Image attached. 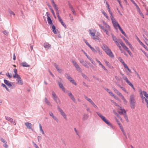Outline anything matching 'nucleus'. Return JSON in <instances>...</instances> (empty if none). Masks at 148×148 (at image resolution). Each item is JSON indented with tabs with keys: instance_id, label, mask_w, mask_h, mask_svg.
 Instances as JSON below:
<instances>
[{
	"instance_id": "25",
	"label": "nucleus",
	"mask_w": 148,
	"mask_h": 148,
	"mask_svg": "<svg viewBox=\"0 0 148 148\" xmlns=\"http://www.w3.org/2000/svg\"><path fill=\"white\" fill-rule=\"evenodd\" d=\"M120 97L123 100L124 104L126 105L127 103V101L125 98L124 96L122 95Z\"/></svg>"
},
{
	"instance_id": "64",
	"label": "nucleus",
	"mask_w": 148,
	"mask_h": 148,
	"mask_svg": "<svg viewBox=\"0 0 148 148\" xmlns=\"http://www.w3.org/2000/svg\"><path fill=\"white\" fill-rule=\"evenodd\" d=\"M1 141L2 142H3L4 143H7L6 141L3 138L1 139Z\"/></svg>"
},
{
	"instance_id": "57",
	"label": "nucleus",
	"mask_w": 148,
	"mask_h": 148,
	"mask_svg": "<svg viewBox=\"0 0 148 148\" xmlns=\"http://www.w3.org/2000/svg\"><path fill=\"white\" fill-rule=\"evenodd\" d=\"M112 101L113 102V103H114V105L118 107L119 109L120 108V107H120L119 105H118L116 103L114 102L113 101Z\"/></svg>"
},
{
	"instance_id": "52",
	"label": "nucleus",
	"mask_w": 148,
	"mask_h": 148,
	"mask_svg": "<svg viewBox=\"0 0 148 148\" xmlns=\"http://www.w3.org/2000/svg\"><path fill=\"white\" fill-rule=\"evenodd\" d=\"M1 86L5 88L8 91H9V89L5 84H1Z\"/></svg>"
},
{
	"instance_id": "13",
	"label": "nucleus",
	"mask_w": 148,
	"mask_h": 148,
	"mask_svg": "<svg viewBox=\"0 0 148 148\" xmlns=\"http://www.w3.org/2000/svg\"><path fill=\"white\" fill-rule=\"evenodd\" d=\"M85 97L86 100H87L95 108H98V107L95 104V103L91 99H90L86 96Z\"/></svg>"
},
{
	"instance_id": "48",
	"label": "nucleus",
	"mask_w": 148,
	"mask_h": 148,
	"mask_svg": "<svg viewBox=\"0 0 148 148\" xmlns=\"http://www.w3.org/2000/svg\"><path fill=\"white\" fill-rule=\"evenodd\" d=\"M99 65L101 66L102 67L104 70L105 71H107V69L101 63Z\"/></svg>"
},
{
	"instance_id": "8",
	"label": "nucleus",
	"mask_w": 148,
	"mask_h": 148,
	"mask_svg": "<svg viewBox=\"0 0 148 148\" xmlns=\"http://www.w3.org/2000/svg\"><path fill=\"white\" fill-rule=\"evenodd\" d=\"M14 78H16V84L19 85H22L23 84V82L20 75H17Z\"/></svg>"
},
{
	"instance_id": "51",
	"label": "nucleus",
	"mask_w": 148,
	"mask_h": 148,
	"mask_svg": "<svg viewBox=\"0 0 148 148\" xmlns=\"http://www.w3.org/2000/svg\"><path fill=\"white\" fill-rule=\"evenodd\" d=\"M74 130L76 134L79 137H80L79 135V132L77 131V130L75 128H74Z\"/></svg>"
},
{
	"instance_id": "28",
	"label": "nucleus",
	"mask_w": 148,
	"mask_h": 148,
	"mask_svg": "<svg viewBox=\"0 0 148 148\" xmlns=\"http://www.w3.org/2000/svg\"><path fill=\"white\" fill-rule=\"evenodd\" d=\"M114 92L119 97L122 95V94L120 93L118 90L115 88L113 89Z\"/></svg>"
},
{
	"instance_id": "36",
	"label": "nucleus",
	"mask_w": 148,
	"mask_h": 148,
	"mask_svg": "<svg viewBox=\"0 0 148 148\" xmlns=\"http://www.w3.org/2000/svg\"><path fill=\"white\" fill-rule=\"evenodd\" d=\"M49 114L51 116H52V118L54 119H55L56 121H57V120H58L56 118V116H54L53 114L51 112H50L49 113Z\"/></svg>"
},
{
	"instance_id": "53",
	"label": "nucleus",
	"mask_w": 148,
	"mask_h": 148,
	"mask_svg": "<svg viewBox=\"0 0 148 148\" xmlns=\"http://www.w3.org/2000/svg\"><path fill=\"white\" fill-rule=\"evenodd\" d=\"M6 75L10 78H11L12 77V75L10 74L9 73L6 74Z\"/></svg>"
},
{
	"instance_id": "43",
	"label": "nucleus",
	"mask_w": 148,
	"mask_h": 148,
	"mask_svg": "<svg viewBox=\"0 0 148 148\" xmlns=\"http://www.w3.org/2000/svg\"><path fill=\"white\" fill-rule=\"evenodd\" d=\"M88 116L87 114H85L83 116V120H86L88 118Z\"/></svg>"
},
{
	"instance_id": "29",
	"label": "nucleus",
	"mask_w": 148,
	"mask_h": 148,
	"mask_svg": "<svg viewBox=\"0 0 148 148\" xmlns=\"http://www.w3.org/2000/svg\"><path fill=\"white\" fill-rule=\"evenodd\" d=\"M58 20H59V21L60 22V23H61L62 25L64 27H66V26L65 23L63 22V21L62 20L60 16H58Z\"/></svg>"
},
{
	"instance_id": "11",
	"label": "nucleus",
	"mask_w": 148,
	"mask_h": 148,
	"mask_svg": "<svg viewBox=\"0 0 148 148\" xmlns=\"http://www.w3.org/2000/svg\"><path fill=\"white\" fill-rule=\"evenodd\" d=\"M89 32H90V36L92 37V38L94 40H97L99 39V38L98 36H99V35H98V36H95V32H92V31L91 30H89Z\"/></svg>"
},
{
	"instance_id": "45",
	"label": "nucleus",
	"mask_w": 148,
	"mask_h": 148,
	"mask_svg": "<svg viewBox=\"0 0 148 148\" xmlns=\"http://www.w3.org/2000/svg\"><path fill=\"white\" fill-rule=\"evenodd\" d=\"M130 1L136 6V8L138 7V5H137V4L135 3V1L133 0H130Z\"/></svg>"
},
{
	"instance_id": "62",
	"label": "nucleus",
	"mask_w": 148,
	"mask_h": 148,
	"mask_svg": "<svg viewBox=\"0 0 148 148\" xmlns=\"http://www.w3.org/2000/svg\"><path fill=\"white\" fill-rule=\"evenodd\" d=\"M135 74L137 75V76H138V77L139 78H140V77L139 76V74H138V73H137V72L136 71H135Z\"/></svg>"
},
{
	"instance_id": "35",
	"label": "nucleus",
	"mask_w": 148,
	"mask_h": 148,
	"mask_svg": "<svg viewBox=\"0 0 148 148\" xmlns=\"http://www.w3.org/2000/svg\"><path fill=\"white\" fill-rule=\"evenodd\" d=\"M51 46V45L47 43H45L44 44V47L46 49H49L50 47Z\"/></svg>"
},
{
	"instance_id": "2",
	"label": "nucleus",
	"mask_w": 148,
	"mask_h": 148,
	"mask_svg": "<svg viewBox=\"0 0 148 148\" xmlns=\"http://www.w3.org/2000/svg\"><path fill=\"white\" fill-rule=\"evenodd\" d=\"M130 106L132 109H134L135 108L136 101L135 99V95L132 94L131 95L130 97Z\"/></svg>"
},
{
	"instance_id": "32",
	"label": "nucleus",
	"mask_w": 148,
	"mask_h": 148,
	"mask_svg": "<svg viewBox=\"0 0 148 148\" xmlns=\"http://www.w3.org/2000/svg\"><path fill=\"white\" fill-rule=\"evenodd\" d=\"M136 9H137L138 12L139 13L140 15L143 17V18H144V16L141 11L139 7L137 8Z\"/></svg>"
},
{
	"instance_id": "19",
	"label": "nucleus",
	"mask_w": 148,
	"mask_h": 148,
	"mask_svg": "<svg viewBox=\"0 0 148 148\" xmlns=\"http://www.w3.org/2000/svg\"><path fill=\"white\" fill-rule=\"evenodd\" d=\"M60 81L61 82H62V80L61 79H60ZM58 84L60 88H61L63 91H64L65 90V89L64 88L62 84L61 83L59 82Z\"/></svg>"
},
{
	"instance_id": "39",
	"label": "nucleus",
	"mask_w": 148,
	"mask_h": 148,
	"mask_svg": "<svg viewBox=\"0 0 148 148\" xmlns=\"http://www.w3.org/2000/svg\"><path fill=\"white\" fill-rule=\"evenodd\" d=\"M111 35L112 39L115 42H116L118 41L117 39L116 38V37L113 34H112Z\"/></svg>"
},
{
	"instance_id": "60",
	"label": "nucleus",
	"mask_w": 148,
	"mask_h": 148,
	"mask_svg": "<svg viewBox=\"0 0 148 148\" xmlns=\"http://www.w3.org/2000/svg\"><path fill=\"white\" fill-rule=\"evenodd\" d=\"M123 39L125 40V43L127 44H128V43H129V41L127 40L125 38H123Z\"/></svg>"
},
{
	"instance_id": "54",
	"label": "nucleus",
	"mask_w": 148,
	"mask_h": 148,
	"mask_svg": "<svg viewBox=\"0 0 148 148\" xmlns=\"http://www.w3.org/2000/svg\"><path fill=\"white\" fill-rule=\"evenodd\" d=\"M104 62L108 66H109L110 65V63L108 62V61H107L106 60H104Z\"/></svg>"
},
{
	"instance_id": "24",
	"label": "nucleus",
	"mask_w": 148,
	"mask_h": 148,
	"mask_svg": "<svg viewBox=\"0 0 148 148\" xmlns=\"http://www.w3.org/2000/svg\"><path fill=\"white\" fill-rule=\"evenodd\" d=\"M51 4L54 8L56 11H57L58 10V8L56 4L55 3L54 1L53 0H51Z\"/></svg>"
},
{
	"instance_id": "33",
	"label": "nucleus",
	"mask_w": 148,
	"mask_h": 148,
	"mask_svg": "<svg viewBox=\"0 0 148 148\" xmlns=\"http://www.w3.org/2000/svg\"><path fill=\"white\" fill-rule=\"evenodd\" d=\"M102 48L105 51H106L109 49L107 45L105 44L103 45Z\"/></svg>"
},
{
	"instance_id": "49",
	"label": "nucleus",
	"mask_w": 148,
	"mask_h": 148,
	"mask_svg": "<svg viewBox=\"0 0 148 148\" xmlns=\"http://www.w3.org/2000/svg\"><path fill=\"white\" fill-rule=\"evenodd\" d=\"M119 43L123 48L124 47V46L125 47L126 46L125 44L122 41H119Z\"/></svg>"
},
{
	"instance_id": "37",
	"label": "nucleus",
	"mask_w": 148,
	"mask_h": 148,
	"mask_svg": "<svg viewBox=\"0 0 148 148\" xmlns=\"http://www.w3.org/2000/svg\"><path fill=\"white\" fill-rule=\"evenodd\" d=\"M45 102L48 105L50 106H52V105L50 103V102L47 100L46 98H45Z\"/></svg>"
},
{
	"instance_id": "34",
	"label": "nucleus",
	"mask_w": 148,
	"mask_h": 148,
	"mask_svg": "<svg viewBox=\"0 0 148 148\" xmlns=\"http://www.w3.org/2000/svg\"><path fill=\"white\" fill-rule=\"evenodd\" d=\"M102 14L104 15L105 17L108 20H109L110 19L109 16H108V14H106L104 11H102Z\"/></svg>"
},
{
	"instance_id": "6",
	"label": "nucleus",
	"mask_w": 148,
	"mask_h": 148,
	"mask_svg": "<svg viewBox=\"0 0 148 148\" xmlns=\"http://www.w3.org/2000/svg\"><path fill=\"white\" fill-rule=\"evenodd\" d=\"M110 18L113 25L115 28H116L117 27H119V26H120L114 18V15L110 16Z\"/></svg>"
},
{
	"instance_id": "15",
	"label": "nucleus",
	"mask_w": 148,
	"mask_h": 148,
	"mask_svg": "<svg viewBox=\"0 0 148 148\" xmlns=\"http://www.w3.org/2000/svg\"><path fill=\"white\" fill-rule=\"evenodd\" d=\"M52 95L54 101L57 104H58L60 102L58 98L54 92H52Z\"/></svg>"
},
{
	"instance_id": "20",
	"label": "nucleus",
	"mask_w": 148,
	"mask_h": 148,
	"mask_svg": "<svg viewBox=\"0 0 148 148\" xmlns=\"http://www.w3.org/2000/svg\"><path fill=\"white\" fill-rule=\"evenodd\" d=\"M68 94L69 96L71 98V99L73 100V101L75 103L76 102V100L72 94L71 92H69L68 93Z\"/></svg>"
},
{
	"instance_id": "41",
	"label": "nucleus",
	"mask_w": 148,
	"mask_h": 148,
	"mask_svg": "<svg viewBox=\"0 0 148 148\" xmlns=\"http://www.w3.org/2000/svg\"><path fill=\"white\" fill-rule=\"evenodd\" d=\"M119 29L121 31V33L124 36H126V34L123 31V29H122L121 27L120 26H119Z\"/></svg>"
},
{
	"instance_id": "44",
	"label": "nucleus",
	"mask_w": 148,
	"mask_h": 148,
	"mask_svg": "<svg viewBox=\"0 0 148 148\" xmlns=\"http://www.w3.org/2000/svg\"><path fill=\"white\" fill-rule=\"evenodd\" d=\"M70 8H71V10L73 14H75V10L73 8V7L71 5H70Z\"/></svg>"
},
{
	"instance_id": "4",
	"label": "nucleus",
	"mask_w": 148,
	"mask_h": 148,
	"mask_svg": "<svg viewBox=\"0 0 148 148\" xmlns=\"http://www.w3.org/2000/svg\"><path fill=\"white\" fill-rule=\"evenodd\" d=\"M140 96L142 99L143 100V102L144 99H148V94L145 91H141L140 93Z\"/></svg>"
},
{
	"instance_id": "16",
	"label": "nucleus",
	"mask_w": 148,
	"mask_h": 148,
	"mask_svg": "<svg viewBox=\"0 0 148 148\" xmlns=\"http://www.w3.org/2000/svg\"><path fill=\"white\" fill-rule=\"evenodd\" d=\"M105 52L110 57L112 58L114 57V56L111 50L110 49L106 50Z\"/></svg>"
},
{
	"instance_id": "23",
	"label": "nucleus",
	"mask_w": 148,
	"mask_h": 148,
	"mask_svg": "<svg viewBox=\"0 0 148 148\" xmlns=\"http://www.w3.org/2000/svg\"><path fill=\"white\" fill-rule=\"evenodd\" d=\"M80 62L86 68H89V67L88 66L86 63H85L84 61L83 60H80Z\"/></svg>"
},
{
	"instance_id": "61",
	"label": "nucleus",
	"mask_w": 148,
	"mask_h": 148,
	"mask_svg": "<svg viewBox=\"0 0 148 148\" xmlns=\"http://www.w3.org/2000/svg\"><path fill=\"white\" fill-rule=\"evenodd\" d=\"M127 51L128 53L130 55V56H132V53L131 52V51L129 50H128Z\"/></svg>"
},
{
	"instance_id": "10",
	"label": "nucleus",
	"mask_w": 148,
	"mask_h": 148,
	"mask_svg": "<svg viewBox=\"0 0 148 148\" xmlns=\"http://www.w3.org/2000/svg\"><path fill=\"white\" fill-rule=\"evenodd\" d=\"M119 60L122 63V64L123 65L125 68H126L128 71L130 73H131L132 71L131 70L128 68L127 65L125 64L123 60L121 58H119Z\"/></svg>"
},
{
	"instance_id": "42",
	"label": "nucleus",
	"mask_w": 148,
	"mask_h": 148,
	"mask_svg": "<svg viewBox=\"0 0 148 148\" xmlns=\"http://www.w3.org/2000/svg\"><path fill=\"white\" fill-rule=\"evenodd\" d=\"M119 86L120 88H121L126 93H127V94L128 93V92H127V91L125 89V88L124 87H122L120 85Z\"/></svg>"
},
{
	"instance_id": "14",
	"label": "nucleus",
	"mask_w": 148,
	"mask_h": 148,
	"mask_svg": "<svg viewBox=\"0 0 148 148\" xmlns=\"http://www.w3.org/2000/svg\"><path fill=\"white\" fill-rule=\"evenodd\" d=\"M115 119L117 122V124L119 125L121 130L123 134L125 136H126V134L125 132L124 131V129L123 128V127L122 126V125L120 123L119 121L116 118H115Z\"/></svg>"
},
{
	"instance_id": "58",
	"label": "nucleus",
	"mask_w": 148,
	"mask_h": 148,
	"mask_svg": "<svg viewBox=\"0 0 148 148\" xmlns=\"http://www.w3.org/2000/svg\"><path fill=\"white\" fill-rule=\"evenodd\" d=\"M110 95L112 96H114V94L111 91H110L108 93Z\"/></svg>"
},
{
	"instance_id": "30",
	"label": "nucleus",
	"mask_w": 148,
	"mask_h": 148,
	"mask_svg": "<svg viewBox=\"0 0 148 148\" xmlns=\"http://www.w3.org/2000/svg\"><path fill=\"white\" fill-rule=\"evenodd\" d=\"M14 74H13V77L14 78H15L17 76V75H19L17 74V70L15 69L14 70Z\"/></svg>"
},
{
	"instance_id": "18",
	"label": "nucleus",
	"mask_w": 148,
	"mask_h": 148,
	"mask_svg": "<svg viewBox=\"0 0 148 148\" xmlns=\"http://www.w3.org/2000/svg\"><path fill=\"white\" fill-rule=\"evenodd\" d=\"M82 51L83 52L84 54L87 57V58L91 61L92 63L93 64L95 65V62L94 61L90 56H89L83 50H82Z\"/></svg>"
},
{
	"instance_id": "3",
	"label": "nucleus",
	"mask_w": 148,
	"mask_h": 148,
	"mask_svg": "<svg viewBox=\"0 0 148 148\" xmlns=\"http://www.w3.org/2000/svg\"><path fill=\"white\" fill-rule=\"evenodd\" d=\"M97 114L101 119L108 125H111V123L108 121L105 117L103 116L99 112H97Z\"/></svg>"
},
{
	"instance_id": "47",
	"label": "nucleus",
	"mask_w": 148,
	"mask_h": 148,
	"mask_svg": "<svg viewBox=\"0 0 148 148\" xmlns=\"http://www.w3.org/2000/svg\"><path fill=\"white\" fill-rule=\"evenodd\" d=\"M89 47L91 49L92 51L94 53H96L97 52L96 50L93 47H92L91 46H90Z\"/></svg>"
},
{
	"instance_id": "21",
	"label": "nucleus",
	"mask_w": 148,
	"mask_h": 148,
	"mask_svg": "<svg viewBox=\"0 0 148 148\" xmlns=\"http://www.w3.org/2000/svg\"><path fill=\"white\" fill-rule=\"evenodd\" d=\"M106 4L107 5V7L108 8V12L110 15V17L114 15L112 12L110 10V8L109 7V5L108 4V3L107 2H106Z\"/></svg>"
},
{
	"instance_id": "40",
	"label": "nucleus",
	"mask_w": 148,
	"mask_h": 148,
	"mask_svg": "<svg viewBox=\"0 0 148 148\" xmlns=\"http://www.w3.org/2000/svg\"><path fill=\"white\" fill-rule=\"evenodd\" d=\"M47 19L48 23L50 25L52 24V20L50 17L49 16H48L47 17Z\"/></svg>"
},
{
	"instance_id": "59",
	"label": "nucleus",
	"mask_w": 148,
	"mask_h": 148,
	"mask_svg": "<svg viewBox=\"0 0 148 148\" xmlns=\"http://www.w3.org/2000/svg\"><path fill=\"white\" fill-rule=\"evenodd\" d=\"M119 41H120L119 40V41L116 42H115L116 45L118 46V47H119V46H120L119 42Z\"/></svg>"
},
{
	"instance_id": "17",
	"label": "nucleus",
	"mask_w": 148,
	"mask_h": 148,
	"mask_svg": "<svg viewBox=\"0 0 148 148\" xmlns=\"http://www.w3.org/2000/svg\"><path fill=\"white\" fill-rule=\"evenodd\" d=\"M72 62L77 70L78 71H81V69L77 64V62L74 60L72 61Z\"/></svg>"
},
{
	"instance_id": "12",
	"label": "nucleus",
	"mask_w": 148,
	"mask_h": 148,
	"mask_svg": "<svg viewBox=\"0 0 148 148\" xmlns=\"http://www.w3.org/2000/svg\"><path fill=\"white\" fill-rule=\"evenodd\" d=\"M58 111L60 113V114L65 119H67V116L63 111L59 107H58Z\"/></svg>"
},
{
	"instance_id": "5",
	"label": "nucleus",
	"mask_w": 148,
	"mask_h": 148,
	"mask_svg": "<svg viewBox=\"0 0 148 148\" xmlns=\"http://www.w3.org/2000/svg\"><path fill=\"white\" fill-rule=\"evenodd\" d=\"M121 110V111H119V113L120 114H123V115L124 118L128 122V120L127 115L126 114V111L124 109L122 108L121 107L119 108Z\"/></svg>"
},
{
	"instance_id": "9",
	"label": "nucleus",
	"mask_w": 148,
	"mask_h": 148,
	"mask_svg": "<svg viewBox=\"0 0 148 148\" xmlns=\"http://www.w3.org/2000/svg\"><path fill=\"white\" fill-rule=\"evenodd\" d=\"M65 76L66 78L70 82H71L76 86V83L75 82L74 80L71 77V75L68 74H66Z\"/></svg>"
},
{
	"instance_id": "7",
	"label": "nucleus",
	"mask_w": 148,
	"mask_h": 148,
	"mask_svg": "<svg viewBox=\"0 0 148 148\" xmlns=\"http://www.w3.org/2000/svg\"><path fill=\"white\" fill-rule=\"evenodd\" d=\"M121 75L123 76V78L125 80L126 82L134 90V91H135V89L134 88L133 85L131 83V82L128 80L127 77L124 75L123 74L121 73Z\"/></svg>"
},
{
	"instance_id": "63",
	"label": "nucleus",
	"mask_w": 148,
	"mask_h": 148,
	"mask_svg": "<svg viewBox=\"0 0 148 148\" xmlns=\"http://www.w3.org/2000/svg\"><path fill=\"white\" fill-rule=\"evenodd\" d=\"M123 49L127 51L129 50V49L126 46L125 47L124 46V47L123 48Z\"/></svg>"
},
{
	"instance_id": "55",
	"label": "nucleus",
	"mask_w": 148,
	"mask_h": 148,
	"mask_svg": "<svg viewBox=\"0 0 148 148\" xmlns=\"http://www.w3.org/2000/svg\"><path fill=\"white\" fill-rule=\"evenodd\" d=\"M9 12L11 15L12 14L14 16L15 15V14H14V13L13 11H12L11 10H10L9 11Z\"/></svg>"
},
{
	"instance_id": "26",
	"label": "nucleus",
	"mask_w": 148,
	"mask_h": 148,
	"mask_svg": "<svg viewBox=\"0 0 148 148\" xmlns=\"http://www.w3.org/2000/svg\"><path fill=\"white\" fill-rule=\"evenodd\" d=\"M120 97L123 100L124 104L126 105L127 103V101L125 98L124 96L122 95Z\"/></svg>"
},
{
	"instance_id": "50",
	"label": "nucleus",
	"mask_w": 148,
	"mask_h": 148,
	"mask_svg": "<svg viewBox=\"0 0 148 148\" xmlns=\"http://www.w3.org/2000/svg\"><path fill=\"white\" fill-rule=\"evenodd\" d=\"M6 119L7 120L10 121L12 122L13 121V120L11 118L9 117H6Z\"/></svg>"
},
{
	"instance_id": "56",
	"label": "nucleus",
	"mask_w": 148,
	"mask_h": 148,
	"mask_svg": "<svg viewBox=\"0 0 148 148\" xmlns=\"http://www.w3.org/2000/svg\"><path fill=\"white\" fill-rule=\"evenodd\" d=\"M51 10L52 13V14L54 16V17L56 18V16H55V13H54L53 10L52 9H51Z\"/></svg>"
},
{
	"instance_id": "27",
	"label": "nucleus",
	"mask_w": 148,
	"mask_h": 148,
	"mask_svg": "<svg viewBox=\"0 0 148 148\" xmlns=\"http://www.w3.org/2000/svg\"><path fill=\"white\" fill-rule=\"evenodd\" d=\"M4 81L5 83L9 87H10L12 86V85L11 84V82L5 79H4Z\"/></svg>"
},
{
	"instance_id": "31",
	"label": "nucleus",
	"mask_w": 148,
	"mask_h": 148,
	"mask_svg": "<svg viewBox=\"0 0 148 148\" xmlns=\"http://www.w3.org/2000/svg\"><path fill=\"white\" fill-rule=\"evenodd\" d=\"M21 65L24 67H28L30 66L26 62H23L21 64Z\"/></svg>"
},
{
	"instance_id": "46",
	"label": "nucleus",
	"mask_w": 148,
	"mask_h": 148,
	"mask_svg": "<svg viewBox=\"0 0 148 148\" xmlns=\"http://www.w3.org/2000/svg\"><path fill=\"white\" fill-rule=\"evenodd\" d=\"M82 76L85 79H88V78L87 77V76L86 75H85V74H84L83 73H82Z\"/></svg>"
},
{
	"instance_id": "1",
	"label": "nucleus",
	"mask_w": 148,
	"mask_h": 148,
	"mask_svg": "<svg viewBox=\"0 0 148 148\" xmlns=\"http://www.w3.org/2000/svg\"><path fill=\"white\" fill-rule=\"evenodd\" d=\"M103 26L100 25H99V26L107 35L109 36L110 35L109 32L111 31L110 26L104 21H103Z\"/></svg>"
},
{
	"instance_id": "38",
	"label": "nucleus",
	"mask_w": 148,
	"mask_h": 148,
	"mask_svg": "<svg viewBox=\"0 0 148 148\" xmlns=\"http://www.w3.org/2000/svg\"><path fill=\"white\" fill-rule=\"evenodd\" d=\"M52 31L54 34H57L56 29V27L54 25H53L52 26Z\"/></svg>"
},
{
	"instance_id": "22",
	"label": "nucleus",
	"mask_w": 148,
	"mask_h": 148,
	"mask_svg": "<svg viewBox=\"0 0 148 148\" xmlns=\"http://www.w3.org/2000/svg\"><path fill=\"white\" fill-rule=\"evenodd\" d=\"M25 124L27 128H28L29 129H32V125L31 123L28 122H26L25 123Z\"/></svg>"
}]
</instances>
